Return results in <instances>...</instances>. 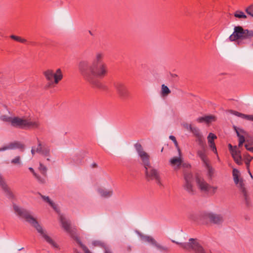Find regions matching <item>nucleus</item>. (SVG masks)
I'll return each mask as SVG.
<instances>
[{
	"label": "nucleus",
	"mask_w": 253,
	"mask_h": 253,
	"mask_svg": "<svg viewBox=\"0 0 253 253\" xmlns=\"http://www.w3.org/2000/svg\"><path fill=\"white\" fill-rule=\"evenodd\" d=\"M104 53L97 52L93 61H82L79 64V70L83 79L93 87L106 90L107 87L99 80L103 79L108 74L107 64L103 61Z\"/></svg>",
	"instance_id": "1"
},
{
	"label": "nucleus",
	"mask_w": 253,
	"mask_h": 253,
	"mask_svg": "<svg viewBox=\"0 0 253 253\" xmlns=\"http://www.w3.org/2000/svg\"><path fill=\"white\" fill-rule=\"evenodd\" d=\"M13 209L15 213L19 218L24 219L34 227L44 240L53 248L59 249L58 244L48 235L46 230L39 224L37 219L31 214L30 211L15 204L13 205Z\"/></svg>",
	"instance_id": "2"
},
{
	"label": "nucleus",
	"mask_w": 253,
	"mask_h": 253,
	"mask_svg": "<svg viewBox=\"0 0 253 253\" xmlns=\"http://www.w3.org/2000/svg\"><path fill=\"white\" fill-rule=\"evenodd\" d=\"M41 122L38 118H25L18 117H13L11 126L25 129H39Z\"/></svg>",
	"instance_id": "3"
},
{
	"label": "nucleus",
	"mask_w": 253,
	"mask_h": 253,
	"mask_svg": "<svg viewBox=\"0 0 253 253\" xmlns=\"http://www.w3.org/2000/svg\"><path fill=\"white\" fill-rule=\"evenodd\" d=\"M60 220L62 227L67 233L70 234L72 238L76 241L77 243L84 251V253H91L88 249L82 243L80 238L76 235L77 229L71 226L70 221L62 215L60 217Z\"/></svg>",
	"instance_id": "4"
},
{
	"label": "nucleus",
	"mask_w": 253,
	"mask_h": 253,
	"mask_svg": "<svg viewBox=\"0 0 253 253\" xmlns=\"http://www.w3.org/2000/svg\"><path fill=\"white\" fill-rule=\"evenodd\" d=\"M253 37V30L244 29L241 26H235L234 32L229 37L231 42L238 40H251Z\"/></svg>",
	"instance_id": "5"
},
{
	"label": "nucleus",
	"mask_w": 253,
	"mask_h": 253,
	"mask_svg": "<svg viewBox=\"0 0 253 253\" xmlns=\"http://www.w3.org/2000/svg\"><path fill=\"white\" fill-rule=\"evenodd\" d=\"M172 242L179 245L183 249L191 251H193L195 253H206L203 247L198 243L196 239L190 238L188 242L180 243L174 240Z\"/></svg>",
	"instance_id": "6"
},
{
	"label": "nucleus",
	"mask_w": 253,
	"mask_h": 253,
	"mask_svg": "<svg viewBox=\"0 0 253 253\" xmlns=\"http://www.w3.org/2000/svg\"><path fill=\"white\" fill-rule=\"evenodd\" d=\"M233 176L235 183L240 190L246 205L249 206L250 204V199L249 194L245 187V185L242 179H239V171L236 169H233Z\"/></svg>",
	"instance_id": "7"
},
{
	"label": "nucleus",
	"mask_w": 253,
	"mask_h": 253,
	"mask_svg": "<svg viewBox=\"0 0 253 253\" xmlns=\"http://www.w3.org/2000/svg\"><path fill=\"white\" fill-rule=\"evenodd\" d=\"M145 175L147 181L154 180L160 187H164L162 181L161 174L158 169H155L152 166L145 169Z\"/></svg>",
	"instance_id": "8"
},
{
	"label": "nucleus",
	"mask_w": 253,
	"mask_h": 253,
	"mask_svg": "<svg viewBox=\"0 0 253 253\" xmlns=\"http://www.w3.org/2000/svg\"><path fill=\"white\" fill-rule=\"evenodd\" d=\"M196 182L198 188L202 192L212 195L216 192L217 187L211 186L201 177H196Z\"/></svg>",
	"instance_id": "9"
},
{
	"label": "nucleus",
	"mask_w": 253,
	"mask_h": 253,
	"mask_svg": "<svg viewBox=\"0 0 253 253\" xmlns=\"http://www.w3.org/2000/svg\"><path fill=\"white\" fill-rule=\"evenodd\" d=\"M135 148L141 161V164L144 166V169L151 166L150 161V156L143 150L142 145L138 143L134 145Z\"/></svg>",
	"instance_id": "10"
},
{
	"label": "nucleus",
	"mask_w": 253,
	"mask_h": 253,
	"mask_svg": "<svg viewBox=\"0 0 253 253\" xmlns=\"http://www.w3.org/2000/svg\"><path fill=\"white\" fill-rule=\"evenodd\" d=\"M203 219L209 220L210 222L220 224L223 221V216L220 214H216L211 212H204L202 214Z\"/></svg>",
	"instance_id": "11"
},
{
	"label": "nucleus",
	"mask_w": 253,
	"mask_h": 253,
	"mask_svg": "<svg viewBox=\"0 0 253 253\" xmlns=\"http://www.w3.org/2000/svg\"><path fill=\"white\" fill-rule=\"evenodd\" d=\"M184 182L183 186L184 189L189 193H194V178L192 174L190 172H185L184 173Z\"/></svg>",
	"instance_id": "12"
},
{
	"label": "nucleus",
	"mask_w": 253,
	"mask_h": 253,
	"mask_svg": "<svg viewBox=\"0 0 253 253\" xmlns=\"http://www.w3.org/2000/svg\"><path fill=\"white\" fill-rule=\"evenodd\" d=\"M117 94L122 99H126L129 96V91L126 84L119 82L115 84Z\"/></svg>",
	"instance_id": "13"
},
{
	"label": "nucleus",
	"mask_w": 253,
	"mask_h": 253,
	"mask_svg": "<svg viewBox=\"0 0 253 253\" xmlns=\"http://www.w3.org/2000/svg\"><path fill=\"white\" fill-rule=\"evenodd\" d=\"M139 237L142 241L151 244V245L156 247L160 251H164L166 252H169V249L167 247L163 246L158 244L157 241L151 236L139 234Z\"/></svg>",
	"instance_id": "14"
},
{
	"label": "nucleus",
	"mask_w": 253,
	"mask_h": 253,
	"mask_svg": "<svg viewBox=\"0 0 253 253\" xmlns=\"http://www.w3.org/2000/svg\"><path fill=\"white\" fill-rule=\"evenodd\" d=\"M178 151L179 157H174L171 158L169 160V163L170 165L174 168V169L175 170L178 169H180V166L182 164L183 167H190L189 164H182V159L181 156V151L179 148H178Z\"/></svg>",
	"instance_id": "15"
},
{
	"label": "nucleus",
	"mask_w": 253,
	"mask_h": 253,
	"mask_svg": "<svg viewBox=\"0 0 253 253\" xmlns=\"http://www.w3.org/2000/svg\"><path fill=\"white\" fill-rule=\"evenodd\" d=\"M63 74L60 69H58L56 71V75L54 77V81H48V83L45 85L44 89H48L54 86V84L58 83L62 79Z\"/></svg>",
	"instance_id": "16"
},
{
	"label": "nucleus",
	"mask_w": 253,
	"mask_h": 253,
	"mask_svg": "<svg viewBox=\"0 0 253 253\" xmlns=\"http://www.w3.org/2000/svg\"><path fill=\"white\" fill-rule=\"evenodd\" d=\"M201 149L197 151V155L201 159L204 164L209 162L207 156L206 144L204 141V145H199Z\"/></svg>",
	"instance_id": "17"
},
{
	"label": "nucleus",
	"mask_w": 253,
	"mask_h": 253,
	"mask_svg": "<svg viewBox=\"0 0 253 253\" xmlns=\"http://www.w3.org/2000/svg\"><path fill=\"white\" fill-rule=\"evenodd\" d=\"M190 131L192 132L194 135L196 137V141L198 142V144L203 146L204 145L205 140L199 129L197 127L192 126Z\"/></svg>",
	"instance_id": "18"
},
{
	"label": "nucleus",
	"mask_w": 253,
	"mask_h": 253,
	"mask_svg": "<svg viewBox=\"0 0 253 253\" xmlns=\"http://www.w3.org/2000/svg\"><path fill=\"white\" fill-rule=\"evenodd\" d=\"M231 154L235 162L237 165H241L243 164L242 158L241 156V152L240 150H238V148L234 149V150L232 151Z\"/></svg>",
	"instance_id": "19"
},
{
	"label": "nucleus",
	"mask_w": 253,
	"mask_h": 253,
	"mask_svg": "<svg viewBox=\"0 0 253 253\" xmlns=\"http://www.w3.org/2000/svg\"><path fill=\"white\" fill-rule=\"evenodd\" d=\"M216 136L212 133H210L207 138L209 146L212 151L215 154H217V152L215 143L213 141L215 139H216Z\"/></svg>",
	"instance_id": "20"
},
{
	"label": "nucleus",
	"mask_w": 253,
	"mask_h": 253,
	"mask_svg": "<svg viewBox=\"0 0 253 253\" xmlns=\"http://www.w3.org/2000/svg\"><path fill=\"white\" fill-rule=\"evenodd\" d=\"M4 147L5 150L15 149L16 148L23 149L24 148V145L19 142L15 141L11 142Z\"/></svg>",
	"instance_id": "21"
},
{
	"label": "nucleus",
	"mask_w": 253,
	"mask_h": 253,
	"mask_svg": "<svg viewBox=\"0 0 253 253\" xmlns=\"http://www.w3.org/2000/svg\"><path fill=\"white\" fill-rule=\"evenodd\" d=\"M98 192L101 197L105 198L111 197L113 194V190L111 189L107 190L103 188H99L98 189Z\"/></svg>",
	"instance_id": "22"
},
{
	"label": "nucleus",
	"mask_w": 253,
	"mask_h": 253,
	"mask_svg": "<svg viewBox=\"0 0 253 253\" xmlns=\"http://www.w3.org/2000/svg\"><path fill=\"white\" fill-rule=\"evenodd\" d=\"M43 74L47 81H54L56 72L54 73L53 70L48 69L44 71Z\"/></svg>",
	"instance_id": "23"
},
{
	"label": "nucleus",
	"mask_w": 253,
	"mask_h": 253,
	"mask_svg": "<svg viewBox=\"0 0 253 253\" xmlns=\"http://www.w3.org/2000/svg\"><path fill=\"white\" fill-rule=\"evenodd\" d=\"M42 199L46 202L48 203L50 206L56 211H57V208L56 207V205L50 200L48 196H45L42 195L40 194Z\"/></svg>",
	"instance_id": "24"
},
{
	"label": "nucleus",
	"mask_w": 253,
	"mask_h": 253,
	"mask_svg": "<svg viewBox=\"0 0 253 253\" xmlns=\"http://www.w3.org/2000/svg\"><path fill=\"white\" fill-rule=\"evenodd\" d=\"M230 112L233 115L237 116V117H240V118H242L243 119H246L247 120H249L250 119V115H246V114H242L241 113H240V112H238L237 111H233V110H230Z\"/></svg>",
	"instance_id": "25"
},
{
	"label": "nucleus",
	"mask_w": 253,
	"mask_h": 253,
	"mask_svg": "<svg viewBox=\"0 0 253 253\" xmlns=\"http://www.w3.org/2000/svg\"><path fill=\"white\" fill-rule=\"evenodd\" d=\"M204 165L207 169L209 177L211 178L214 174V169L210 165L209 162L204 164Z\"/></svg>",
	"instance_id": "26"
},
{
	"label": "nucleus",
	"mask_w": 253,
	"mask_h": 253,
	"mask_svg": "<svg viewBox=\"0 0 253 253\" xmlns=\"http://www.w3.org/2000/svg\"><path fill=\"white\" fill-rule=\"evenodd\" d=\"M244 157L245 160V164L247 166V169H249L250 167V163L251 161L253 159V157L251 156L248 153H245L244 154Z\"/></svg>",
	"instance_id": "27"
},
{
	"label": "nucleus",
	"mask_w": 253,
	"mask_h": 253,
	"mask_svg": "<svg viewBox=\"0 0 253 253\" xmlns=\"http://www.w3.org/2000/svg\"><path fill=\"white\" fill-rule=\"evenodd\" d=\"M170 91L168 87L165 84L162 85V95L163 96H167L170 93Z\"/></svg>",
	"instance_id": "28"
},
{
	"label": "nucleus",
	"mask_w": 253,
	"mask_h": 253,
	"mask_svg": "<svg viewBox=\"0 0 253 253\" xmlns=\"http://www.w3.org/2000/svg\"><path fill=\"white\" fill-rule=\"evenodd\" d=\"M10 37L11 39L21 43H26L27 42V40L26 39L22 38L19 36L11 35Z\"/></svg>",
	"instance_id": "29"
},
{
	"label": "nucleus",
	"mask_w": 253,
	"mask_h": 253,
	"mask_svg": "<svg viewBox=\"0 0 253 253\" xmlns=\"http://www.w3.org/2000/svg\"><path fill=\"white\" fill-rule=\"evenodd\" d=\"M235 17L239 18H247V16L245 13L241 11H237L234 14Z\"/></svg>",
	"instance_id": "30"
},
{
	"label": "nucleus",
	"mask_w": 253,
	"mask_h": 253,
	"mask_svg": "<svg viewBox=\"0 0 253 253\" xmlns=\"http://www.w3.org/2000/svg\"><path fill=\"white\" fill-rule=\"evenodd\" d=\"M39 170L41 171V172L43 175H45L46 171H47V168L45 166H44L43 165H42V163L40 164V167H39Z\"/></svg>",
	"instance_id": "31"
},
{
	"label": "nucleus",
	"mask_w": 253,
	"mask_h": 253,
	"mask_svg": "<svg viewBox=\"0 0 253 253\" xmlns=\"http://www.w3.org/2000/svg\"><path fill=\"white\" fill-rule=\"evenodd\" d=\"M13 117H10L6 115H2L0 117V119L4 122H9L11 124L12 123V120Z\"/></svg>",
	"instance_id": "32"
},
{
	"label": "nucleus",
	"mask_w": 253,
	"mask_h": 253,
	"mask_svg": "<svg viewBox=\"0 0 253 253\" xmlns=\"http://www.w3.org/2000/svg\"><path fill=\"white\" fill-rule=\"evenodd\" d=\"M42 154L45 156H49L50 155V149L48 147H43Z\"/></svg>",
	"instance_id": "33"
},
{
	"label": "nucleus",
	"mask_w": 253,
	"mask_h": 253,
	"mask_svg": "<svg viewBox=\"0 0 253 253\" xmlns=\"http://www.w3.org/2000/svg\"><path fill=\"white\" fill-rule=\"evenodd\" d=\"M29 170L33 173L34 176L38 179L39 181L42 183H44L45 182L44 179H42L35 172L34 169L32 168H29Z\"/></svg>",
	"instance_id": "34"
},
{
	"label": "nucleus",
	"mask_w": 253,
	"mask_h": 253,
	"mask_svg": "<svg viewBox=\"0 0 253 253\" xmlns=\"http://www.w3.org/2000/svg\"><path fill=\"white\" fill-rule=\"evenodd\" d=\"M246 13L253 17V5H250L246 9Z\"/></svg>",
	"instance_id": "35"
},
{
	"label": "nucleus",
	"mask_w": 253,
	"mask_h": 253,
	"mask_svg": "<svg viewBox=\"0 0 253 253\" xmlns=\"http://www.w3.org/2000/svg\"><path fill=\"white\" fill-rule=\"evenodd\" d=\"M236 132L239 138V142H241V143H244L245 141V137L243 135H241L237 129H236Z\"/></svg>",
	"instance_id": "36"
},
{
	"label": "nucleus",
	"mask_w": 253,
	"mask_h": 253,
	"mask_svg": "<svg viewBox=\"0 0 253 253\" xmlns=\"http://www.w3.org/2000/svg\"><path fill=\"white\" fill-rule=\"evenodd\" d=\"M38 146L36 150V152L42 154L43 147H42V143L39 140H38Z\"/></svg>",
	"instance_id": "37"
},
{
	"label": "nucleus",
	"mask_w": 253,
	"mask_h": 253,
	"mask_svg": "<svg viewBox=\"0 0 253 253\" xmlns=\"http://www.w3.org/2000/svg\"><path fill=\"white\" fill-rule=\"evenodd\" d=\"M11 163L13 164H19L20 163V156H17L14 159L11 160Z\"/></svg>",
	"instance_id": "38"
},
{
	"label": "nucleus",
	"mask_w": 253,
	"mask_h": 253,
	"mask_svg": "<svg viewBox=\"0 0 253 253\" xmlns=\"http://www.w3.org/2000/svg\"><path fill=\"white\" fill-rule=\"evenodd\" d=\"M214 119V117L212 116H205V122L207 123L211 122V121L213 120Z\"/></svg>",
	"instance_id": "39"
},
{
	"label": "nucleus",
	"mask_w": 253,
	"mask_h": 253,
	"mask_svg": "<svg viewBox=\"0 0 253 253\" xmlns=\"http://www.w3.org/2000/svg\"><path fill=\"white\" fill-rule=\"evenodd\" d=\"M182 126L184 128L186 129L187 130H189V131H191L192 127V126H191V125H189L186 123H183L182 124Z\"/></svg>",
	"instance_id": "40"
},
{
	"label": "nucleus",
	"mask_w": 253,
	"mask_h": 253,
	"mask_svg": "<svg viewBox=\"0 0 253 253\" xmlns=\"http://www.w3.org/2000/svg\"><path fill=\"white\" fill-rule=\"evenodd\" d=\"M169 138H170L171 140H172V141H173V142L174 143V144H175V146L177 147V148H179V147H178L177 142V141H176V139L175 137L174 136H173V135H170V136H169Z\"/></svg>",
	"instance_id": "41"
},
{
	"label": "nucleus",
	"mask_w": 253,
	"mask_h": 253,
	"mask_svg": "<svg viewBox=\"0 0 253 253\" xmlns=\"http://www.w3.org/2000/svg\"><path fill=\"white\" fill-rule=\"evenodd\" d=\"M245 147L247 150L253 153V147H251L247 144L245 145Z\"/></svg>",
	"instance_id": "42"
},
{
	"label": "nucleus",
	"mask_w": 253,
	"mask_h": 253,
	"mask_svg": "<svg viewBox=\"0 0 253 253\" xmlns=\"http://www.w3.org/2000/svg\"><path fill=\"white\" fill-rule=\"evenodd\" d=\"M228 147H229V151H230V153H231L232 152V151H234V149H237V146L233 147L231 144H228Z\"/></svg>",
	"instance_id": "43"
},
{
	"label": "nucleus",
	"mask_w": 253,
	"mask_h": 253,
	"mask_svg": "<svg viewBox=\"0 0 253 253\" xmlns=\"http://www.w3.org/2000/svg\"><path fill=\"white\" fill-rule=\"evenodd\" d=\"M197 121L199 123H202L205 122V117L198 118L197 119Z\"/></svg>",
	"instance_id": "44"
},
{
	"label": "nucleus",
	"mask_w": 253,
	"mask_h": 253,
	"mask_svg": "<svg viewBox=\"0 0 253 253\" xmlns=\"http://www.w3.org/2000/svg\"><path fill=\"white\" fill-rule=\"evenodd\" d=\"M104 253H112V252L111 251V250L109 248L105 247Z\"/></svg>",
	"instance_id": "45"
},
{
	"label": "nucleus",
	"mask_w": 253,
	"mask_h": 253,
	"mask_svg": "<svg viewBox=\"0 0 253 253\" xmlns=\"http://www.w3.org/2000/svg\"><path fill=\"white\" fill-rule=\"evenodd\" d=\"M92 244L94 246H100L101 245V243L99 242H97V241H94L92 243Z\"/></svg>",
	"instance_id": "46"
},
{
	"label": "nucleus",
	"mask_w": 253,
	"mask_h": 253,
	"mask_svg": "<svg viewBox=\"0 0 253 253\" xmlns=\"http://www.w3.org/2000/svg\"><path fill=\"white\" fill-rule=\"evenodd\" d=\"M74 253H82L81 252L79 251L77 249H73Z\"/></svg>",
	"instance_id": "47"
},
{
	"label": "nucleus",
	"mask_w": 253,
	"mask_h": 253,
	"mask_svg": "<svg viewBox=\"0 0 253 253\" xmlns=\"http://www.w3.org/2000/svg\"><path fill=\"white\" fill-rule=\"evenodd\" d=\"M35 152H36V150L35 149H34L33 148H32V149L31 150V153H32L33 155H34L35 154Z\"/></svg>",
	"instance_id": "48"
},
{
	"label": "nucleus",
	"mask_w": 253,
	"mask_h": 253,
	"mask_svg": "<svg viewBox=\"0 0 253 253\" xmlns=\"http://www.w3.org/2000/svg\"><path fill=\"white\" fill-rule=\"evenodd\" d=\"M248 173H249V174L251 176V178L253 179V175H252V173H251V171L250 170V169L249 168V169H248Z\"/></svg>",
	"instance_id": "49"
},
{
	"label": "nucleus",
	"mask_w": 253,
	"mask_h": 253,
	"mask_svg": "<svg viewBox=\"0 0 253 253\" xmlns=\"http://www.w3.org/2000/svg\"><path fill=\"white\" fill-rule=\"evenodd\" d=\"M243 143H241V142H239L238 147H241V146H242Z\"/></svg>",
	"instance_id": "50"
},
{
	"label": "nucleus",
	"mask_w": 253,
	"mask_h": 253,
	"mask_svg": "<svg viewBox=\"0 0 253 253\" xmlns=\"http://www.w3.org/2000/svg\"><path fill=\"white\" fill-rule=\"evenodd\" d=\"M5 151V149H4V147H1L0 148V151Z\"/></svg>",
	"instance_id": "51"
},
{
	"label": "nucleus",
	"mask_w": 253,
	"mask_h": 253,
	"mask_svg": "<svg viewBox=\"0 0 253 253\" xmlns=\"http://www.w3.org/2000/svg\"><path fill=\"white\" fill-rule=\"evenodd\" d=\"M249 121H253V115H251Z\"/></svg>",
	"instance_id": "52"
},
{
	"label": "nucleus",
	"mask_w": 253,
	"mask_h": 253,
	"mask_svg": "<svg viewBox=\"0 0 253 253\" xmlns=\"http://www.w3.org/2000/svg\"><path fill=\"white\" fill-rule=\"evenodd\" d=\"M97 167V165L95 163L92 164V168H95Z\"/></svg>",
	"instance_id": "53"
},
{
	"label": "nucleus",
	"mask_w": 253,
	"mask_h": 253,
	"mask_svg": "<svg viewBox=\"0 0 253 253\" xmlns=\"http://www.w3.org/2000/svg\"><path fill=\"white\" fill-rule=\"evenodd\" d=\"M29 43L33 45H35V44H36L35 42H30Z\"/></svg>",
	"instance_id": "54"
},
{
	"label": "nucleus",
	"mask_w": 253,
	"mask_h": 253,
	"mask_svg": "<svg viewBox=\"0 0 253 253\" xmlns=\"http://www.w3.org/2000/svg\"><path fill=\"white\" fill-rule=\"evenodd\" d=\"M89 33L90 35H92V33H91V32L90 31H89Z\"/></svg>",
	"instance_id": "55"
},
{
	"label": "nucleus",
	"mask_w": 253,
	"mask_h": 253,
	"mask_svg": "<svg viewBox=\"0 0 253 253\" xmlns=\"http://www.w3.org/2000/svg\"><path fill=\"white\" fill-rule=\"evenodd\" d=\"M47 161H50V159H49V158H47Z\"/></svg>",
	"instance_id": "56"
}]
</instances>
